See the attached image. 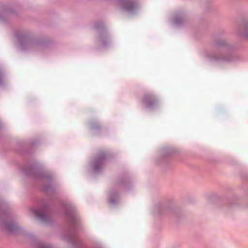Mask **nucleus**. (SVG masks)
<instances>
[{
    "mask_svg": "<svg viewBox=\"0 0 248 248\" xmlns=\"http://www.w3.org/2000/svg\"><path fill=\"white\" fill-rule=\"evenodd\" d=\"M155 101V97L154 95H148L145 97V101L149 105H152Z\"/></svg>",
    "mask_w": 248,
    "mask_h": 248,
    "instance_id": "nucleus-1",
    "label": "nucleus"
},
{
    "mask_svg": "<svg viewBox=\"0 0 248 248\" xmlns=\"http://www.w3.org/2000/svg\"><path fill=\"white\" fill-rule=\"evenodd\" d=\"M123 8L130 11L134 8V5L131 2H126L123 5Z\"/></svg>",
    "mask_w": 248,
    "mask_h": 248,
    "instance_id": "nucleus-2",
    "label": "nucleus"
},
{
    "mask_svg": "<svg viewBox=\"0 0 248 248\" xmlns=\"http://www.w3.org/2000/svg\"><path fill=\"white\" fill-rule=\"evenodd\" d=\"M34 213L36 217L39 218H42L44 217V212L40 210H35Z\"/></svg>",
    "mask_w": 248,
    "mask_h": 248,
    "instance_id": "nucleus-3",
    "label": "nucleus"
},
{
    "mask_svg": "<svg viewBox=\"0 0 248 248\" xmlns=\"http://www.w3.org/2000/svg\"><path fill=\"white\" fill-rule=\"evenodd\" d=\"M242 35L246 38L248 39V25L245 27L244 29V31L242 33Z\"/></svg>",
    "mask_w": 248,
    "mask_h": 248,
    "instance_id": "nucleus-4",
    "label": "nucleus"
},
{
    "mask_svg": "<svg viewBox=\"0 0 248 248\" xmlns=\"http://www.w3.org/2000/svg\"><path fill=\"white\" fill-rule=\"evenodd\" d=\"M44 248H50L49 247H45Z\"/></svg>",
    "mask_w": 248,
    "mask_h": 248,
    "instance_id": "nucleus-5",
    "label": "nucleus"
}]
</instances>
